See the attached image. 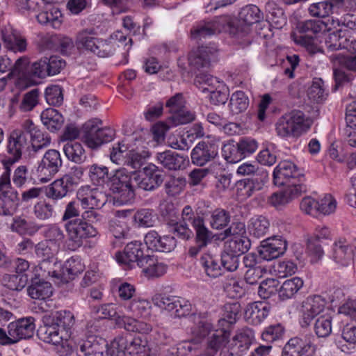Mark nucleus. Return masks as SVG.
Instances as JSON below:
<instances>
[{
    "instance_id": "nucleus-1",
    "label": "nucleus",
    "mask_w": 356,
    "mask_h": 356,
    "mask_svg": "<svg viewBox=\"0 0 356 356\" xmlns=\"http://www.w3.org/2000/svg\"><path fill=\"white\" fill-rule=\"evenodd\" d=\"M95 209H85L81 218L65 222V229L67 232L69 250H77L83 245L85 240L97 234L93 224L100 222L102 216Z\"/></svg>"
},
{
    "instance_id": "nucleus-2",
    "label": "nucleus",
    "mask_w": 356,
    "mask_h": 356,
    "mask_svg": "<svg viewBox=\"0 0 356 356\" xmlns=\"http://www.w3.org/2000/svg\"><path fill=\"white\" fill-rule=\"evenodd\" d=\"M165 107L170 115L166 121H159L152 126L154 134H165L170 127L189 123L195 119L194 115L186 108L182 93H177L171 97L167 101Z\"/></svg>"
},
{
    "instance_id": "nucleus-3",
    "label": "nucleus",
    "mask_w": 356,
    "mask_h": 356,
    "mask_svg": "<svg viewBox=\"0 0 356 356\" xmlns=\"http://www.w3.org/2000/svg\"><path fill=\"white\" fill-rule=\"evenodd\" d=\"M37 335L41 341L59 347L58 351L60 355H67L73 351L68 332L57 327L52 322L51 316L44 318V325L39 327Z\"/></svg>"
},
{
    "instance_id": "nucleus-4",
    "label": "nucleus",
    "mask_w": 356,
    "mask_h": 356,
    "mask_svg": "<svg viewBox=\"0 0 356 356\" xmlns=\"http://www.w3.org/2000/svg\"><path fill=\"white\" fill-rule=\"evenodd\" d=\"M131 175L125 170H116L109 179V188L120 204L131 202L135 197Z\"/></svg>"
},
{
    "instance_id": "nucleus-5",
    "label": "nucleus",
    "mask_w": 356,
    "mask_h": 356,
    "mask_svg": "<svg viewBox=\"0 0 356 356\" xmlns=\"http://www.w3.org/2000/svg\"><path fill=\"white\" fill-rule=\"evenodd\" d=\"M323 23L317 20H307L297 26L298 33H293L291 37L294 42L304 47L312 55L319 51L316 44V34L321 31Z\"/></svg>"
},
{
    "instance_id": "nucleus-6",
    "label": "nucleus",
    "mask_w": 356,
    "mask_h": 356,
    "mask_svg": "<svg viewBox=\"0 0 356 356\" xmlns=\"http://www.w3.org/2000/svg\"><path fill=\"white\" fill-rule=\"evenodd\" d=\"M152 300L156 307L172 312L179 318L189 315L192 310L189 301L179 296L158 293L152 297Z\"/></svg>"
},
{
    "instance_id": "nucleus-7",
    "label": "nucleus",
    "mask_w": 356,
    "mask_h": 356,
    "mask_svg": "<svg viewBox=\"0 0 356 356\" xmlns=\"http://www.w3.org/2000/svg\"><path fill=\"white\" fill-rule=\"evenodd\" d=\"M18 193L12 188L10 173L3 172L0 177V215H13L18 205Z\"/></svg>"
},
{
    "instance_id": "nucleus-8",
    "label": "nucleus",
    "mask_w": 356,
    "mask_h": 356,
    "mask_svg": "<svg viewBox=\"0 0 356 356\" xmlns=\"http://www.w3.org/2000/svg\"><path fill=\"white\" fill-rule=\"evenodd\" d=\"M111 354L117 353L129 354L131 356H149V348L147 346V340L141 337L127 339V337H118L111 343Z\"/></svg>"
},
{
    "instance_id": "nucleus-9",
    "label": "nucleus",
    "mask_w": 356,
    "mask_h": 356,
    "mask_svg": "<svg viewBox=\"0 0 356 356\" xmlns=\"http://www.w3.org/2000/svg\"><path fill=\"white\" fill-rule=\"evenodd\" d=\"M273 181L275 186H282L294 181H305L302 170L293 162L283 161L275 168Z\"/></svg>"
},
{
    "instance_id": "nucleus-10",
    "label": "nucleus",
    "mask_w": 356,
    "mask_h": 356,
    "mask_svg": "<svg viewBox=\"0 0 356 356\" xmlns=\"http://www.w3.org/2000/svg\"><path fill=\"white\" fill-rule=\"evenodd\" d=\"M145 252H148L145 244L134 241L127 244L123 252H116L115 257L118 263L127 265L130 268L136 264L140 268V261H145L150 255Z\"/></svg>"
},
{
    "instance_id": "nucleus-11",
    "label": "nucleus",
    "mask_w": 356,
    "mask_h": 356,
    "mask_svg": "<svg viewBox=\"0 0 356 356\" xmlns=\"http://www.w3.org/2000/svg\"><path fill=\"white\" fill-rule=\"evenodd\" d=\"M29 140L26 135H10L8 140L7 152L1 161L4 172L10 173V166L22 157L24 150L29 148Z\"/></svg>"
},
{
    "instance_id": "nucleus-12",
    "label": "nucleus",
    "mask_w": 356,
    "mask_h": 356,
    "mask_svg": "<svg viewBox=\"0 0 356 356\" xmlns=\"http://www.w3.org/2000/svg\"><path fill=\"white\" fill-rule=\"evenodd\" d=\"M313 339L314 337L308 334L290 339L284 346L281 356L312 355L316 350Z\"/></svg>"
},
{
    "instance_id": "nucleus-13",
    "label": "nucleus",
    "mask_w": 356,
    "mask_h": 356,
    "mask_svg": "<svg viewBox=\"0 0 356 356\" xmlns=\"http://www.w3.org/2000/svg\"><path fill=\"white\" fill-rule=\"evenodd\" d=\"M65 65V62L58 56H44L31 65L29 72L34 76L43 79L58 74Z\"/></svg>"
},
{
    "instance_id": "nucleus-14",
    "label": "nucleus",
    "mask_w": 356,
    "mask_h": 356,
    "mask_svg": "<svg viewBox=\"0 0 356 356\" xmlns=\"http://www.w3.org/2000/svg\"><path fill=\"white\" fill-rule=\"evenodd\" d=\"M62 166V160L58 151L49 149L43 156L37 168L38 176L42 183L49 181Z\"/></svg>"
},
{
    "instance_id": "nucleus-15",
    "label": "nucleus",
    "mask_w": 356,
    "mask_h": 356,
    "mask_svg": "<svg viewBox=\"0 0 356 356\" xmlns=\"http://www.w3.org/2000/svg\"><path fill=\"white\" fill-rule=\"evenodd\" d=\"M163 181L162 172L153 164L145 167L140 174H134V181L139 188L144 191H154L160 186Z\"/></svg>"
},
{
    "instance_id": "nucleus-16",
    "label": "nucleus",
    "mask_w": 356,
    "mask_h": 356,
    "mask_svg": "<svg viewBox=\"0 0 356 356\" xmlns=\"http://www.w3.org/2000/svg\"><path fill=\"white\" fill-rule=\"evenodd\" d=\"M57 245L47 241H41L35 245V254L40 261V268L48 274L54 273L53 266L57 263L56 254Z\"/></svg>"
},
{
    "instance_id": "nucleus-17",
    "label": "nucleus",
    "mask_w": 356,
    "mask_h": 356,
    "mask_svg": "<svg viewBox=\"0 0 356 356\" xmlns=\"http://www.w3.org/2000/svg\"><path fill=\"white\" fill-rule=\"evenodd\" d=\"M77 185L76 179L72 175H65L53 181L45 191V195L54 203L65 197Z\"/></svg>"
},
{
    "instance_id": "nucleus-18",
    "label": "nucleus",
    "mask_w": 356,
    "mask_h": 356,
    "mask_svg": "<svg viewBox=\"0 0 356 356\" xmlns=\"http://www.w3.org/2000/svg\"><path fill=\"white\" fill-rule=\"evenodd\" d=\"M325 301L318 295L307 297L301 303L300 312L302 314L301 326L306 327L312 321L322 312L325 308Z\"/></svg>"
},
{
    "instance_id": "nucleus-19",
    "label": "nucleus",
    "mask_w": 356,
    "mask_h": 356,
    "mask_svg": "<svg viewBox=\"0 0 356 356\" xmlns=\"http://www.w3.org/2000/svg\"><path fill=\"white\" fill-rule=\"evenodd\" d=\"M286 248V241L280 236H274L261 241L258 252L262 259L270 261L282 255Z\"/></svg>"
},
{
    "instance_id": "nucleus-20",
    "label": "nucleus",
    "mask_w": 356,
    "mask_h": 356,
    "mask_svg": "<svg viewBox=\"0 0 356 356\" xmlns=\"http://www.w3.org/2000/svg\"><path fill=\"white\" fill-rule=\"evenodd\" d=\"M35 329V318L32 316L19 318L8 325L9 334L13 337L14 343L22 339L31 338Z\"/></svg>"
},
{
    "instance_id": "nucleus-21",
    "label": "nucleus",
    "mask_w": 356,
    "mask_h": 356,
    "mask_svg": "<svg viewBox=\"0 0 356 356\" xmlns=\"http://www.w3.org/2000/svg\"><path fill=\"white\" fill-rule=\"evenodd\" d=\"M144 241L147 249L163 252H171L177 245L175 236L168 235L161 236L154 230L148 232L145 236Z\"/></svg>"
},
{
    "instance_id": "nucleus-22",
    "label": "nucleus",
    "mask_w": 356,
    "mask_h": 356,
    "mask_svg": "<svg viewBox=\"0 0 356 356\" xmlns=\"http://www.w3.org/2000/svg\"><path fill=\"white\" fill-rule=\"evenodd\" d=\"M312 120L305 118L302 112L298 111L292 113L291 118L277 128L278 134H300L307 131L312 124Z\"/></svg>"
},
{
    "instance_id": "nucleus-23",
    "label": "nucleus",
    "mask_w": 356,
    "mask_h": 356,
    "mask_svg": "<svg viewBox=\"0 0 356 356\" xmlns=\"http://www.w3.org/2000/svg\"><path fill=\"white\" fill-rule=\"evenodd\" d=\"M218 145L208 141L200 142L192 150L191 157L192 163L203 166L218 155Z\"/></svg>"
},
{
    "instance_id": "nucleus-24",
    "label": "nucleus",
    "mask_w": 356,
    "mask_h": 356,
    "mask_svg": "<svg viewBox=\"0 0 356 356\" xmlns=\"http://www.w3.org/2000/svg\"><path fill=\"white\" fill-rule=\"evenodd\" d=\"M268 180V173L261 169L254 175L238 181V188L247 197L261 190Z\"/></svg>"
},
{
    "instance_id": "nucleus-25",
    "label": "nucleus",
    "mask_w": 356,
    "mask_h": 356,
    "mask_svg": "<svg viewBox=\"0 0 356 356\" xmlns=\"http://www.w3.org/2000/svg\"><path fill=\"white\" fill-rule=\"evenodd\" d=\"M213 57V53L207 47H200L191 51L188 56L191 70L195 72L197 70L208 68Z\"/></svg>"
},
{
    "instance_id": "nucleus-26",
    "label": "nucleus",
    "mask_w": 356,
    "mask_h": 356,
    "mask_svg": "<svg viewBox=\"0 0 356 356\" xmlns=\"http://www.w3.org/2000/svg\"><path fill=\"white\" fill-rule=\"evenodd\" d=\"M76 348L78 356H104L107 343L104 339L90 337Z\"/></svg>"
},
{
    "instance_id": "nucleus-27",
    "label": "nucleus",
    "mask_w": 356,
    "mask_h": 356,
    "mask_svg": "<svg viewBox=\"0 0 356 356\" xmlns=\"http://www.w3.org/2000/svg\"><path fill=\"white\" fill-rule=\"evenodd\" d=\"M344 0H325L312 3L308 11L309 14L316 17L325 18L329 17L334 12L344 7Z\"/></svg>"
},
{
    "instance_id": "nucleus-28",
    "label": "nucleus",
    "mask_w": 356,
    "mask_h": 356,
    "mask_svg": "<svg viewBox=\"0 0 356 356\" xmlns=\"http://www.w3.org/2000/svg\"><path fill=\"white\" fill-rule=\"evenodd\" d=\"M156 159L159 163L168 170H183L188 164L186 156L170 150L157 154Z\"/></svg>"
},
{
    "instance_id": "nucleus-29",
    "label": "nucleus",
    "mask_w": 356,
    "mask_h": 356,
    "mask_svg": "<svg viewBox=\"0 0 356 356\" xmlns=\"http://www.w3.org/2000/svg\"><path fill=\"white\" fill-rule=\"evenodd\" d=\"M270 308L266 302L258 301L250 303L245 309V319L250 324L259 325L268 316Z\"/></svg>"
},
{
    "instance_id": "nucleus-30",
    "label": "nucleus",
    "mask_w": 356,
    "mask_h": 356,
    "mask_svg": "<svg viewBox=\"0 0 356 356\" xmlns=\"http://www.w3.org/2000/svg\"><path fill=\"white\" fill-rule=\"evenodd\" d=\"M81 130L74 124H67L63 134H80ZM83 134H99L101 132H116V130L110 126H104L103 122L98 118H92L86 122L82 127Z\"/></svg>"
},
{
    "instance_id": "nucleus-31",
    "label": "nucleus",
    "mask_w": 356,
    "mask_h": 356,
    "mask_svg": "<svg viewBox=\"0 0 356 356\" xmlns=\"http://www.w3.org/2000/svg\"><path fill=\"white\" fill-rule=\"evenodd\" d=\"M35 17L41 24H49L54 29L58 28L62 23V13L60 9L54 4H47L40 8Z\"/></svg>"
},
{
    "instance_id": "nucleus-32",
    "label": "nucleus",
    "mask_w": 356,
    "mask_h": 356,
    "mask_svg": "<svg viewBox=\"0 0 356 356\" xmlns=\"http://www.w3.org/2000/svg\"><path fill=\"white\" fill-rule=\"evenodd\" d=\"M71 135H63L61 140H67L64 145L63 151L67 158L76 163L83 162L86 158L85 151L81 143L74 140L77 135L74 137H70Z\"/></svg>"
},
{
    "instance_id": "nucleus-33",
    "label": "nucleus",
    "mask_w": 356,
    "mask_h": 356,
    "mask_svg": "<svg viewBox=\"0 0 356 356\" xmlns=\"http://www.w3.org/2000/svg\"><path fill=\"white\" fill-rule=\"evenodd\" d=\"M332 258L334 261L342 266H347L353 262L355 253L353 245L346 241H339L334 243Z\"/></svg>"
},
{
    "instance_id": "nucleus-34",
    "label": "nucleus",
    "mask_w": 356,
    "mask_h": 356,
    "mask_svg": "<svg viewBox=\"0 0 356 356\" xmlns=\"http://www.w3.org/2000/svg\"><path fill=\"white\" fill-rule=\"evenodd\" d=\"M303 284V280L298 277L285 280L278 288L279 298L284 301L294 298Z\"/></svg>"
},
{
    "instance_id": "nucleus-35",
    "label": "nucleus",
    "mask_w": 356,
    "mask_h": 356,
    "mask_svg": "<svg viewBox=\"0 0 356 356\" xmlns=\"http://www.w3.org/2000/svg\"><path fill=\"white\" fill-rule=\"evenodd\" d=\"M40 118L43 124L51 132L59 131L64 122L63 115L53 108L44 110Z\"/></svg>"
},
{
    "instance_id": "nucleus-36",
    "label": "nucleus",
    "mask_w": 356,
    "mask_h": 356,
    "mask_svg": "<svg viewBox=\"0 0 356 356\" xmlns=\"http://www.w3.org/2000/svg\"><path fill=\"white\" fill-rule=\"evenodd\" d=\"M200 264L205 274L211 278H216L222 274L223 270L219 260L211 254H203L200 257Z\"/></svg>"
},
{
    "instance_id": "nucleus-37",
    "label": "nucleus",
    "mask_w": 356,
    "mask_h": 356,
    "mask_svg": "<svg viewBox=\"0 0 356 356\" xmlns=\"http://www.w3.org/2000/svg\"><path fill=\"white\" fill-rule=\"evenodd\" d=\"M28 295L33 299L45 300L53 293L51 284L48 282L33 280L27 288Z\"/></svg>"
},
{
    "instance_id": "nucleus-38",
    "label": "nucleus",
    "mask_w": 356,
    "mask_h": 356,
    "mask_svg": "<svg viewBox=\"0 0 356 356\" xmlns=\"http://www.w3.org/2000/svg\"><path fill=\"white\" fill-rule=\"evenodd\" d=\"M265 10L267 13V19L276 29H281L286 24V17L283 10L276 3L268 1L266 3Z\"/></svg>"
},
{
    "instance_id": "nucleus-39",
    "label": "nucleus",
    "mask_w": 356,
    "mask_h": 356,
    "mask_svg": "<svg viewBox=\"0 0 356 356\" xmlns=\"http://www.w3.org/2000/svg\"><path fill=\"white\" fill-rule=\"evenodd\" d=\"M220 31V29L217 22H201L191 29V34L193 39L200 40Z\"/></svg>"
},
{
    "instance_id": "nucleus-40",
    "label": "nucleus",
    "mask_w": 356,
    "mask_h": 356,
    "mask_svg": "<svg viewBox=\"0 0 356 356\" xmlns=\"http://www.w3.org/2000/svg\"><path fill=\"white\" fill-rule=\"evenodd\" d=\"M229 342V337H227V335H223L222 333L215 331L214 333L207 339L205 355L207 356H216L218 352L221 350L222 348H225Z\"/></svg>"
},
{
    "instance_id": "nucleus-41",
    "label": "nucleus",
    "mask_w": 356,
    "mask_h": 356,
    "mask_svg": "<svg viewBox=\"0 0 356 356\" xmlns=\"http://www.w3.org/2000/svg\"><path fill=\"white\" fill-rule=\"evenodd\" d=\"M270 222L263 216L252 217L248 225V229L250 235L259 238L264 237L268 232Z\"/></svg>"
},
{
    "instance_id": "nucleus-42",
    "label": "nucleus",
    "mask_w": 356,
    "mask_h": 356,
    "mask_svg": "<svg viewBox=\"0 0 356 356\" xmlns=\"http://www.w3.org/2000/svg\"><path fill=\"white\" fill-rule=\"evenodd\" d=\"M348 34L349 31L342 29L330 33L325 40L327 48L330 51H337L347 47Z\"/></svg>"
},
{
    "instance_id": "nucleus-43",
    "label": "nucleus",
    "mask_w": 356,
    "mask_h": 356,
    "mask_svg": "<svg viewBox=\"0 0 356 356\" xmlns=\"http://www.w3.org/2000/svg\"><path fill=\"white\" fill-rule=\"evenodd\" d=\"M140 268H143V272L149 277L162 276L167 270L166 266L158 262L152 255L147 257L145 261H140Z\"/></svg>"
},
{
    "instance_id": "nucleus-44",
    "label": "nucleus",
    "mask_w": 356,
    "mask_h": 356,
    "mask_svg": "<svg viewBox=\"0 0 356 356\" xmlns=\"http://www.w3.org/2000/svg\"><path fill=\"white\" fill-rule=\"evenodd\" d=\"M254 339V334L252 329L245 327L239 330L229 341L233 345L245 353L250 348Z\"/></svg>"
},
{
    "instance_id": "nucleus-45",
    "label": "nucleus",
    "mask_w": 356,
    "mask_h": 356,
    "mask_svg": "<svg viewBox=\"0 0 356 356\" xmlns=\"http://www.w3.org/2000/svg\"><path fill=\"white\" fill-rule=\"evenodd\" d=\"M238 16L239 20L248 26L258 23L264 19V14L259 7L252 4L243 7Z\"/></svg>"
},
{
    "instance_id": "nucleus-46",
    "label": "nucleus",
    "mask_w": 356,
    "mask_h": 356,
    "mask_svg": "<svg viewBox=\"0 0 356 356\" xmlns=\"http://www.w3.org/2000/svg\"><path fill=\"white\" fill-rule=\"evenodd\" d=\"M40 227L35 222L26 220L25 218L18 216L13 218L11 229L20 235H34Z\"/></svg>"
},
{
    "instance_id": "nucleus-47",
    "label": "nucleus",
    "mask_w": 356,
    "mask_h": 356,
    "mask_svg": "<svg viewBox=\"0 0 356 356\" xmlns=\"http://www.w3.org/2000/svg\"><path fill=\"white\" fill-rule=\"evenodd\" d=\"M250 246V240L247 236H236L225 243V249L229 252L241 256L247 252Z\"/></svg>"
},
{
    "instance_id": "nucleus-48",
    "label": "nucleus",
    "mask_w": 356,
    "mask_h": 356,
    "mask_svg": "<svg viewBox=\"0 0 356 356\" xmlns=\"http://www.w3.org/2000/svg\"><path fill=\"white\" fill-rule=\"evenodd\" d=\"M52 322L57 325V327L62 331L67 332L69 339L71 335V328L74 324V317L73 314L70 311L61 310L58 311L51 317Z\"/></svg>"
},
{
    "instance_id": "nucleus-49",
    "label": "nucleus",
    "mask_w": 356,
    "mask_h": 356,
    "mask_svg": "<svg viewBox=\"0 0 356 356\" xmlns=\"http://www.w3.org/2000/svg\"><path fill=\"white\" fill-rule=\"evenodd\" d=\"M231 216L224 209L217 208L211 212L209 225L213 229H222L230 222Z\"/></svg>"
},
{
    "instance_id": "nucleus-50",
    "label": "nucleus",
    "mask_w": 356,
    "mask_h": 356,
    "mask_svg": "<svg viewBox=\"0 0 356 356\" xmlns=\"http://www.w3.org/2000/svg\"><path fill=\"white\" fill-rule=\"evenodd\" d=\"M2 284L7 289L19 291L22 290L28 283V276L26 274H6L1 280Z\"/></svg>"
},
{
    "instance_id": "nucleus-51",
    "label": "nucleus",
    "mask_w": 356,
    "mask_h": 356,
    "mask_svg": "<svg viewBox=\"0 0 356 356\" xmlns=\"http://www.w3.org/2000/svg\"><path fill=\"white\" fill-rule=\"evenodd\" d=\"M308 98L314 103H321L327 99V93L325 92L323 81L320 78H314L307 90Z\"/></svg>"
},
{
    "instance_id": "nucleus-52",
    "label": "nucleus",
    "mask_w": 356,
    "mask_h": 356,
    "mask_svg": "<svg viewBox=\"0 0 356 356\" xmlns=\"http://www.w3.org/2000/svg\"><path fill=\"white\" fill-rule=\"evenodd\" d=\"M193 227L195 233V243L207 247L212 242V239L213 238V233L206 227L204 220L197 224L195 223V226Z\"/></svg>"
},
{
    "instance_id": "nucleus-53",
    "label": "nucleus",
    "mask_w": 356,
    "mask_h": 356,
    "mask_svg": "<svg viewBox=\"0 0 356 356\" xmlns=\"http://www.w3.org/2000/svg\"><path fill=\"white\" fill-rule=\"evenodd\" d=\"M249 105L248 97L243 91H236L230 98L229 107L233 114H238L245 111Z\"/></svg>"
},
{
    "instance_id": "nucleus-54",
    "label": "nucleus",
    "mask_w": 356,
    "mask_h": 356,
    "mask_svg": "<svg viewBox=\"0 0 356 356\" xmlns=\"http://www.w3.org/2000/svg\"><path fill=\"white\" fill-rule=\"evenodd\" d=\"M186 180L183 177L170 176L165 182V191L169 196H175L184 189Z\"/></svg>"
},
{
    "instance_id": "nucleus-55",
    "label": "nucleus",
    "mask_w": 356,
    "mask_h": 356,
    "mask_svg": "<svg viewBox=\"0 0 356 356\" xmlns=\"http://www.w3.org/2000/svg\"><path fill=\"white\" fill-rule=\"evenodd\" d=\"M84 265L79 257H72L67 259L63 267V274L67 275V280H73L75 276L84 270Z\"/></svg>"
},
{
    "instance_id": "nucleus-56",
    "label": "nucleus",
    "mask_w": 356,
    "mask_h": 356,
    "mask_svg": "<svg viewBox=\"0 0 356 356\" xmlns=\"http://www.w3.org/2000/svg\"><path fill=\"white\" fill-rule=\"evenodd\" d=\"M167 224L170 228V232L182 240L187 241L193 236V231L186 222L170 220Z\"/></svg>"
},
{
    "instance_id": "nucleus-57",
    "label": "nucleus",
    "mask_w": 356,
    "mask_h": 356,
    "mask_svg": "<svg viewBox=\"0 0 356 356\" xmlns=\"http://www.w3.org/2000/svg\"><path fill=\"white\" fill-rule=\"evenodd\" d=\"M195 82L200 85L202 91H209L213 88H223V84L214 77L208 74H200L196 76Z\"/></svg>"
},
{
    "instance_id": "nucleus-58",
    "label": "nucleus",
    "mask_w": 356,
    "mask_h": 356,
    "mask_svg": "<svg viewBox=\"0 0 356 356\" xmlns=\"http://www.w3.org/2000/svg\"><path fill=\"white\" fill-rule=\"evenodd\" d=\"M135 222L143 227H152L156 221L154 211L150 209H142L137 211L134 216Z\"/></svg>"
},
{
    "instance_id": "nucleus-59",
    "label": "nucleus",
    "mask_w": 356,
    "mask_h": 356,
    "mask_svg": "<svg viewBox=\"0 0 356 356\" xmlns=\"http://www.w3.org/2000/svg\"><path fill=\"white\" fill-rule=\"evenodd\" d=\"M314 332L318 337H327L332 332V319L330 316H321L314 323Z\"/></svg>"
},
{
    "instance_id": "nucleus-60",
    "label": "nucleus",
    "mask_w": 356,
    "mask_h": 356,
    "mask_svg": "<svg viewBox=\"0 0 356 356\" xmlns=\"http://www.w3.org/2000/svg\"><path fill=\"white\" fill-rule=\"evenodd\" d=\"M204 215L205 213L200 210V207L197 208L195 213L190 205H186L182 209L181 221L186 223H187V222H190L192 227H193L195 223L197 224L204 220Z\"/></svg>"
},
{
    "instance_id": "nucleus-61",
    "label": "nucleus",
    "mask_w": 356,
    "mask_h": 356,
    "mask_svg": "<svg viewBox=\"0 0 356 356\" xmlns=\"http://www.w3.org/2000/svg\"><path fill=\"white\" fill-rule=\"evenodd\" d=\"M307 252L312 264L318 262L324 255L321 243L311 238L307 239Z\"/></svg>"
},
{
    "instance_id": "nucleus-62",
    "label": "nucleus",
    "mask_w": 356,
    "mask_h": 356,
    "mask_svg": "<svg viewBox=\"0 0 356 356\" xmlns=\"http://www.w3.org/2000/svg\"><path fill=\"white\" fill-rule=\"evenodd\" d=\"M278 281L275 279L263 280L259 286L258 294L263 299H268L271 296L278 293Z\"/></svg>"
},
{
    "instance_id": "nucleus-63",
    "label": "nucleus",
    "mask_w": 356,
    "mask_h": 356,
    "mask_svg": "<svg viewBox=\"0 0 356 356\" xmlns=\"http://www.w3.org/2000/svg\"><path fill=\"white\" fill-rule=\"evenodd\" d=\"M108 170L105 166L94 164L89 169V177L92 182L97 186H102L108 177Z\"/></svg>"
},
{
    "instance_id": "nucleus-64",
    "label": "nucleus",
    "mask_w": 356,
    "mask_h": 356,
    "mask_svg": "<svg viewBox=\"0 0 356 356\" xmlns=\"http://www.w3.org/2000/svg\"><path fill=\"white\" fill-rule=\"evenodd\" d=\"M222 156L225 159L231 163H235L243 159L238 144L228 143L222 148Z\"/></svg>"
}]
</instances>
